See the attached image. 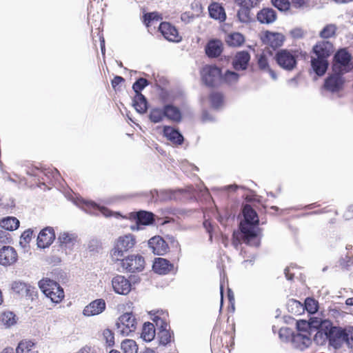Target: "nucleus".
<instances>
[{"mask_svg": "<svg viewBox=\"0 0 353 353\" xmlns=\"http://www.w3.org/2000/svg\"><path fill=\"white\" fill-rule=\"evenodd\" d=\"M133 105L139 113H145L148 109L146 98L142 94H135L133 99Z\"/></svg>", "mask_w": 353, "mask_h": 353, "instance_id": "obj_36", "label": "nucleus"}, {"mask_svg": "<svg viewBox=\"0 0 353 353\" xmlns=\"http://www.w3.org/2000/svg\"><path fill=\"white\" fill-rule=\"evenodd\" d=\"M84 209L90 213L94 214L97 210H99V206L93 202L88 201L84 203Z\"/></svg>", "mask_w": 353, "mask_h": 353, "instance_id": "obj_59", "label": "nucleus"}, {"mask_svg": "<svg viewBox=\"0 0 353 353\" xmlns=\"http://www.w3.org/2000/svg\"><path fill=\"white\" fill-rule=\"evenodd\" d=\"M34 343L31 340H22L21 341L17 348H16V352L17 353H29L30 351L32 349V347L34 346Z\"/></svg>", "mask_w": 353, "mask_h": 353, "instance_id": "obj_44", "label": "nucleus"}, {"mask_svg": "<svg viewBox=\"0 0 353 353\" xmlns=\"http://www.w3.org/2000/svg\"><path fill=\"white\" fill-rule=\"evenodd\" d=\"M271 4L281 12H286L290 9V0H270Z\"/></svg>", "mask_w": 353, "mask_h": 353, "instance_id": "obj_48", "label": "nucleus"}, {"mask_svg": "<svg viewBox=\"0 0 353 353\" xmlns=\"http://www.w3.org/2000/svg\"><path fill=\"white\" fill-rule=\"evenodd\" d=\"M33 234V231L30 229H28L23 232V233L21 234V237L26 241H28Z\"/></svg>", "mask_w": 353, "mask_h": 353, "instance_id": "obj_64", "label": "nucleus"}, {"mask_svg": "<svg viewBox=\"0 0 353 353\" xmlns=\"http://www.w3.org/2000/svg\"><path fill=\"white\" fill-rule=\"evenodd\" d=\"M156 334L154 325L152 323L147 322L145 323L143 325L142 332H141V338L147 342L152 341Z\"/></svg>", "mask_w": 353, "mask_h": 353, "instance_id": "obj_34", "label": "nucleus"}, {"mask_svg": "<svg viewBox=\"0 0 353 353\" xmlns=\"http://www.w3.org/2000/svg\"><path fill=\"white\" fill-rule=\"evenodd\" d=\"M239 6H245L250 8L258 7L263 0H233Z\"/></svg>", "mask_w": 353, "mask_h": 353, "instance_id": "obj_51", "label": "nucleus"}, {"mask_svg": "<svg viewBox=\"0 0 353 353\" xmlns=\"http://www.w3.org/2000/svg\"><path fill=\"white\" fill-rule=\"evenodd\" d=\"M351 262V258L348 256H345V257H342L339 261V267H340L342 270H347L350 267V263Z\"/></svg>", "mask_w": 353, "mask_h": 353, "instance_id": "obj_58", "label": "nucleus"}, {"mask_svg": "<svg viewBox=\"0 0 353 353\" xmlns=\"http://www.w3.org/2000/svg\"><path fill=\"white\" fill-rule=\"evenodd\" d=\"M227 44L232 47H239L245 43V37L240 32H232L225 38Z\"/></svg>", "mask_w": 353, "mask_h": 353, "instance_id": "obj_33", "label": "nucleus"}, {"mask_svg": "<svg viewBox=\"0 0 353 353\" xmlns=\"http://www.w3.org/2000/svg\"><path fill=\"white\" fill-rule=\"evenodd\" d=\"M129 219L134 221L138 225H148L154 223V215L152 212L141 210L137 212H131L129 214Z\"/></svg>", "mask_w": 353, "mask_h": 353, "instance_id": "obj_21", "label": "nucleus"}, {"mask_svg": "<svg viewBox=\"0 0 353 353\" xmlns=\"http://www.w3.org/2000/svg\"><path fill=\"white\" fill-rule=\"evenodd\" d=\"M296 328L299 332L294 336V341L295 343L301 342L298 345L301 350L307 347L311 343L310 339V324L305 320H299L296 321Z\"/></svg>", "mask_w": 353, "mask_h": 353, "instance_id": "obj_6", "label": "nucleus"}, {"mask_svg": "<svg viewBox=\"0 0 353 353\" xmlns=\"http://www.w3.org/2000/svg\"><path fill=\"white\" fill-rule=\"evenodd\" d=\"M137 244V239L134 234H126L119 236L114 243L110 251V257L114 262L121 261L124 254L131 251Z\"/></svg>", "mask_w": 353, "mask_h": 353, "instance_id": "obj_2", "label": "nucleus"}, {"mask_svg": "<svg viewBox=\"0 0 353 353\" xmlns=\"http://www.w3.org/2000/svg\"><path fill=\"white\" fill-rule=\"evenodd\" d=\"M241 8L239 9L236 13V17L239 21L243 23H249L252 21V14L251 10L252 8L240 6Z\"/></svg>", "mask_w": 353, "mask_h": 353, "instance_id": "obj_41", "label": "nucleus"}, {"mask_svg": "<svg viewBox=\"0 0 353 353\" xmlns=\"http://www.w3.org/2000/svg\"><path fill=\"white\" fill-rule=\"evenodd\" d=\"M106 307L105 301L103 299H98L92 301L83 310V314L85 316H94L102 313Z\"/></svg>", "mask_w": 353, "mask_h": 353, "instance_id": "obj_24", "label": "nucleus"}, {"mask_svg": "<svg viewBox=\"0 0 353 353\" xmlns=\"http://www.w3.org/2000/svg\"><path fill=\"white\" fill-rule=\"evenodd\" d=\"M148 245L155 255H164L169 250L167 242L159 236L152 237L148 241Z\"/></svg>", "mask_w": 353, "mask_h": 353, "instance_id": "obj_17", "label": "nucleus"}, {"mask_svg": "<svg viewBox=\"0 0 353 353\" xmlns=\"http://www.w3.org/2000/svg\"><path fill=\"white\" fill-rule=\"evenodd\" d=\"M164 112L165 111L163 106V108H152L150 110L148 115L150 121L153 123H158L162 122L165 118Z\"/></svg>", "mask_w": 353, "mask_h": 353, "instance_id": "obj_37", "label": "nucleus"}, {"mask_svg": "<svg viewBox=\"0 0 353 353\" xmlns=\"http://www.w3.org/2000/svg\"><path fill=\"white\" fill-rule=\"evenodd\" d=\"M338 26L335 23H327L319 32V37L325 40L335 38L337 35Z\"/></svg>", "mask_w": 353, "mask_h": 353, "instance_id": "obj_30", "label": "nucleus"}, {"mask_svg": "<svg viewBox=\"0 0 353 353\" xmlns=\"http://www.w3.org/2000/svg\"><path fill=\"white\" fill-rule=\"evenodd\" d=\"M60 246L62 248H70L76 241V236L68 232L61 233L58 237Z\"/></svg>", "mask_w": 353, "mask_h": 353, "instance_id": "obj_39", "label": "nucleus"}, {"mask_svg": "<svg viewBox=\"0 0 353 353\" xmlns=\"http://www.w3.org/2000/svg\"><path fill=\"white\" fill-rule=\"evenodd\" d=\"M343 217L346 220L353 219V205H350L343 214Z\"/></svg>", "mask_w": 353, "mask_h": 353, "instance_id": "obj_62", "label": "nucleus"}, {"mask_svg": "<svg viewBox=\"0 0 353 353\" xmlns=\"http://www.w3.org/2000/svg\"><path fill=\"white\" fill-rule=\"evenodd\" d=\"M250 61V54L246 50L237 52L232 59V65L235 70H245Z\"/></svg>", "mask_w": 353, "mask_h": 353, "instance_id": "obj_15", "label": "nucleus"}, {"mask_svg": "<svg viewBox=\"0 0 353 353\" xmlns=\"http://www.w3.org/2000/svg\"><path fill=\"white\" fill-rule=\"evenodd\" d=\"M293 6L296 8H300L305 6V0H291Z\"/></svg>", "mask_w": 353, "mask_h": 353, "instance_id": "obj_63", "label": "nucleus"}, {"mask_svg": "<svg viewBox=\"0 0 353 353\" xmlns=\"http://www.w3.org/2000/svg\"><path fill=\"white\" fill-rule=\"evenodd\" d=\"M316 57L327 59L333 52V45L328 41H318L312 48Z\"/></svg>", "mask_w": 353, "mask_h": 353, "instance_id": "obj_22", "label": "nucleus"}, {"mask_svg": "<svg viewBox=\"0 0 353 353\" xmlns=\"http://www.w3.org/2000/svg\"><path fill=\"white\" fill-rule=\"evenodd\" d=\"M39 286L43 294L53 303H59L64 299L63 288L53 280L48 278L43 279L39 282Z\"/></svg>", "mask_w": 353, "mask_h": 353, "instance_id": "obj_4", "label": "nucleus"}, {"mask_svg": "<svg viewBox=\"0 0 353 353\" xmlns=\"http://www.w3.org/2000/svg\"><path fill=\"white\" fill-rule=\"evenodd\" d=\"M200 74L205 85L214 88L221 79V70L216 65H205L201 68Z\"/></svg>", "mask_w": 353, "mask_h": 353, "instance_id": "obj_5", "label": "nucleus"}, {"mask_svg": "<svg viewBox=\"0 0 353 353\" xmlns=\"http://www.w3.org/2000/svg\"><path fill=\"white\" fill-rule=\"evenodd\" d=\"M0 320L5 326L10 327L17 322L16 316L12 312H4L0 316Z\"/></svg>", "mask_w": 353, "mask_h": 353, "instance_id": "obj_43", "label": "nucleus"}, {"mask_svg": "<svg viewBox=\"0 0 353 353\" xmlns=\"http://www.w3.org/2000/svg\"><path fill=\"white\" fill-rule=\"evenodd\" d=\"M305 307L309 313L314 314L319 309L318 301L313 298L308 297L305 301Z\"/></svg>", "mask_w": 353, "mask_h": 353, "instance_id": "obj_49", "label": "nucleus"}, {"mask_svg": "<svg viewBox=\"0 0 353 353\" xmlns=\"http://www.w3.org/2000/svg\"><path fill=\"white\" fill-rule=\"evenodd\" d=\"M137 320L131 312L122 314L117 322V332L122 336H128L137 329Z\"/></svg>", "mask_w": 353, "mask_h": 353, "instance_id": "obj_7", "label": "nucleus"}, {"mask_svg": "<svg viewBox=\"0 0 353 353\" xmlns=\"http://www.w3.org/2000/svg\"><path fill=\"white\" fill-rule=\"evenodd\" d=\"M330 344L335 348H339L344 343V328L330 325L328 331Z\"/></svg>", "mask_w": 353, "mask_h": 353, "instance_id": "obj_19", "label": "nucleus"}, {"mask_svg": "<svg viewBox=\"0 0 353 353\" xmlns=\"http://www.w3.org/2000/svg\"><path fill=\"white\" fill-rule=\"evenodd\" d=\"M235 333V325L234 323L228 325V329L223 332L224 336H221V343L222 346L228 347L234 343V338Z\"/></svg>", "mask_w": 353, "mask_h": 353, "instance_id": "obj_31", "label": "nucleus"}, {"mask_svg": "<svg viewBox=\"0 0 353 353\" xmlns=\"http://www.w3.org/2000/svg\"><path fill=\"white\" fill-rule=\"evenodd\" d=\"M285 39L283 34L270 31H265L261 37L262 42L274 50L282 46Z\"/></svg>", "mask_w": 353, "mask_h": 353, "instance_id": "obj_11", "label": "nucleus"}, {"mask_svg": "<svg viewBox=\"0 0 353 353\" xmlns=\"http://www.w3.org/2000/svg\"><path fill=\"white\" fill-rule=\"evenodd\" d=\"M159 31L168 41L179 43L182 40L178 30L169 22H161L159 26Z\"/></svg>", "mask_w": 353, "mask_h": 353, "instance_id": "obj_10", "label": "nucleus"}, {"mask_svg": "<svg viewBox=\"0 0 353 353\" xmlns=\"http://www.w3.org/2000/svg\"><path fill=\"white\" fill-rule=\"evenodd\" d=\"M162 134L164 137L176 146L181 145L184 142V137L180 132L170 125L162 127Z\"/></svg>", "mask_w": 353, "mask_h": 353, "instance_id": "obj_14", "label": "nucleus"}, {"mask_svg": "<svg viewBox=\"0 0 353 353\" xmlns=\"http://www.w3.org/2000/svg\"><path fill=\"white\" fill-rule=\"evenodd\" d=\"M0 225L6 230L12 231L19 228V221L15 217L8 216L0 221Z\"/></svg>", "mask_w": 353, "mask_h": 353, "instance_id": "obj_38", "label": "nucleus"}, {"mask_svg": "<svg viewBox=\"0 0 353 353\" xmlns=\"http://www.w3.org/2000/svg\"><path fill=\"white\" fill-rule=\"evenodd\" d=\"M192 8L194 10L195 13H193L190 11H186L181 14V19L185 23H190L194 20V19L196 17H199V14L202 12V6L200 3L196 2L194 3H192Z\"/></svg>", "mask_w": 353, "mask_h": 353, "instance_id": "obj_29", "label": "nucleus"}, {"mask_svg": "<svg viewBox=\"0 0 353 353\" xmlns=\"http://www.w3.org/2000/svg\"><path fill=\"white\" fill-rule=\"evenodd\" d=\"M351 59V54L345 49L338 50L334 57L333 71L341 73L347 72L349 70L347 68L349 67Z\"/></svg>", "mask_w": 353, "mask_h": 353, "instance_id": "obj_9", "label": "nucleus"}, {"mask_svg": "<svg viewBox=\"0 0 353 353\" xmlns=\"http://www.w3.org/2000/svg\"><path fill=\"white\" fill-rule=\"evenodd\" d=\"M55 239L54 230L52 227L43 228L37 237V245L39 248H45L49 247Z\"/></svg>", "mask_w": 353, "mask_h": 353, "instance_id": "obj_18", "label": "nucleus"}, {"mask_svg": "<svg viewBox=\"0 0 353 353\" xmlns=\"http://www.w3.org/2000/svg\"><path fill=\"white\" fill-rule=\"evenodd\" d=\"M10 234L7 232L0 230V243H8L10 242Z\"/></svg>", "mask_w": 353, "mask_h": 353, "instance_id": "obj_60", "label": "nucleus"}, {"mask_svg": "<svg viewBox=\"0 0 353 353\" xmlns=\"http://www.w3.org/2000/svg\"><path fill=\"white\" fill-rule=\"evenodd\" d=\"M290 36L294 39H299L304 37L305 30L301 28H295L290 32Z\"/></svg>", "mask_w": 353, "mask_h": 353, "instance_id": "obj_56", "label": "nucleus"}, {"mask_svg": "<svg viewBox=\"0 0 353 353\" xmlns=\"http://www.w3.org/2000/svg\"><path fill=\"white\" fill-rule=\"evenodd\" d=\"M163 19L162 15L158 12H148L143 16V22L149 28L154 23H157Z\"/></svg>", "mask_w": 353, "mask_h": 353, "instance_id": "obj_40", "label": "nucleus"}, {"mask_svg": "<svg viewBox=\"0 0 353 353\" xmlns=\"http://www.w3.org/2000/svg\"><path fill=\"white\" fill-rule=\"evenodd\" d=\"M154 321L155 323L156 326L158 327L159 330H164V328L168 329V323H167L165 319L157 316L154 317Z\"/></svg>", "mask_w": 353, "mask_h": 353, "instance_id": "obj_57", "label": "nucleus"}, {"mask_svg": "<svg viewBox=\"0 0 353 353\" xmlns=\"http://www.w3.org/2000/svg\"><path fill=\"white\" fill-rule=\"evenodd\" d=\"M114 291L119 294L126 295L131 291V283L124 276L117 275L112 280Z\"/></svg>", "mask_w": 353, "mask_h": 353, "instance_id": "obj_13", "label": "nucleus"}, {"mask_svg": "<svg viewBox=\"0 0 353 353\" xmlns=\"http://www.w3.org/2000/svg\"><path fill=\"white\" fill-rule=\"evenodd\" d=\"M239 78V75L238 73L230 70H228L223 76V80L228 83L236 82Z\"/></svg>", "mask_w": 353, "mask_h": 353, "instance_id": "obj_54", "label": "nucleus"}, {"mask_svg": "<svg viewBox=\"0 0 353 353\" xmlns=\"http://www.w3.org/2000/svg\"><path fill=\"white\" fill-rule=\"evenodd\" d=\"M121 265L129 272L135 273L143 270L145 265L144 258L140 254H131L121 259Z\"/></svg>", "mask_w": 353, "mask_h": 353, "instance_id": "obj_8", "label": "nucleus"}, {"mask_svg": "<svg viewBox=\"0 0 353 353\" xmlns=\"http://www.w3.org/2000/svg\"><path fill=\"white\" fill-rule=\"evenodd\" d=\"M340 72H334L325 81L324 87L327 90L334 92L342 89L344 81Z\"/></svg>", "mask_w": 353, "mask_h": 353, "instance_id": "obj_16", "label": "nucleus"}, {"mask_svg": "<svg viewBox=\"0 0 353 353\" xmlns=\"http://www.w3.org/2000/svg\"><path fill=\"white\" fill-rule=\"evenodd\" d=\"M121 348L123 353H137L138 345L132 339H125L121 343Z\"/></svg>", "mask_w": 353, "mask_h": 353, "instance_id": "obj_42", "label": "nucleus"}, {"mask_svg": "<svg viewBox=\"0 0 353 353\" xmlns=\"http://www.w3.org/2000/svg\"><path fill=\"white\" fill-rule=\"evenodd\" d=\"M344 343L348 347H353V327L350 326L344 328Z\"/></svg>", "mask_w": 353, "mask_h": 353, "instance_id": "obj_52", "label": "nucleus"}, {"mask_svg": "<svg viewBox=\"0 0 353 353\" xmlns=\"http://www.w3.org/2000/svg\"><path fill=\"white\" fill-rule=\"evenodd\" d=\"M125 81L124 78H123L121 76H115L114 79L112 80V88L116 90L121 83H123Z\"/></svg>", "mask_w": 353, "mask_h": 353, "instance_id": "obj_61", "label": "nucleus"}, {"mask_svg": "<svg viewBox=\"0 0 353 353\" xmlns=\"http://www.w3.org/2000/svg\"><path fill=\"white\" fill-rule=\"evenodd\" d=\"M209 99L213 108H219L223 104V96L221 92H212L209 96Z\"/></svg>", "mask_w": 353, "mask_h": 353, "instance_id": "obj_47", "label": "nucleus"}, {"mask_svg": "<svg viewBox=\"0 0 353 353\" xmlns=\"http://www.w3.org/2000/svg\"><path fill=\"white\" fill-rule=\"evenodd\" d=\"M23 295L26 296V297H27L28 299H30L32 301L35 298H37L38 296L37 290L35 287L28 284V286L26 288V291L24 292Z\"/></svg>", "mask_w": 353, "mask_h": 353, "instance_id": "obj_55", "label": "nucleus"}, {"mask_svg": "<svg viewBox=\"0 0 353 353\" xmlns=\"http://www.w3.org/2000/svg\"><path fill=\"white\" fill-rule=\"evenodd\" d=\"M18 260V254L12 246H3L0 249V265L10 266L14 264Z\"/></svg>", "mask_w": 353, "mask_h": 353, "instance_id": "obj_12", "label": "nucleus"}, {"mask_svg": "<svg viewBox=\"0 0 353 353\" xmlns=\"http://www.w3.org/2000/svg\"><path fill=\"white\" fill-rule=\"evenodd\" d=\"M299 52L297 50L281 49L274 55L278 65L286 71H292L296 68Z\"/></svg>", "mask_w": 353, "mask_h": 353, "instance_id": "obj_3", "label": "nucleus"}, {"mask_svg": "<svg viewBox=\"0 0 353 353\" xmlns=\"http://www.w3.org/2000/svg\"><path fill=\"white\" fill-rule=\"evenodd\" d=\"M163 107L165 117L166 119L176 123H179L182 121V113L178 107L172 104H166L163 105Z\"/></svg>", "mask_w": 353, "mask_h": 353, "instance_id": "obj_26", "label": "nucleus"}, {"mask_svg": "<svg viewBox=\"0 0 353 353\" xmlns=\"http://www.w3.org/2000/svg\"><path fill=\"white\" fill-rule=\"evenodd\" d=\"M102 339L105 341L106 347H112L115 344L114 333L109 328H106L103 330Z\"/></svg>", "mask_w": 353, "mask_h": 353, "instance_id": "obj_45", "label": "nucleus"}, {"mask_svg": "<svg viewBox=\"0 0 353 353\" xmlns=\"http://www.w3.org/2000/svg\"><path fill=\"white\" fill-rule=\"evenodd\" d=\"M257 65L260 70L268 72L273 79L276 78L274 71L270 68L269 61L265 54H261L256 57Z\"/></svg>", "mask_w": 353, "mask_h": 353, "instance_id": "obj_32", "label": "nucleus"}, {"mask_svg": "<svg viewBox=\"0 0 353 353\" xmlns=\"http://www.w3.org/2000/svg\"><path fill=\"white\" fill-rule=\"evenodd\" d=\"M205 50L208 57L216 58L222 53L223 44L220 40H210L207 43Z\"/></svg>", "mask_w": 353, "mask_h": 353, "instance_id": "obj_27", "label": "nucleus"}, {"mask_svg": "<svg viewBox=\"0 0 353 353\" xmlns=\"http://www.w3.org/2000/svg\"><path fill=\"white\" fill-rule=\"evenodd\" d=\"M208 12L211 18L223 22L226 19V13L221 4L212 2L208 6Z\"/></svg>", "mask_w": 353, "mask_h": 353, "instance_id": "obj_25", "label": "nucleus"}, {"mask_svg": "<svg viewBox=\"0 0 353 353\" xmlns=\"http://www.w3.org/2000/svg\"><path fill=\"white\" fill-rule=\"evenodd\" d=\"M152 269L154 272L159 274H168L174 270V264L170 261L163 258H156L152 265Z\"/></svg>", "mask_w": 353, "mask_h": 353, "instance_id": "obj_20", "label": "nucleus"}, {"mask_svg": "<svg viewBox=\"0 0 353 353\" xmlns=\"http://www.w3.org/2000/svg\"><path fill=\"white\" fill-rule=\"evenodd\" d=\"M158 337L159 342L162 345H167L170 343L173 337V332L170 329L160 330L158 332Z\"/></svg>", "mask_w": 353, "mask_h": 353, "instance_id": "obj_46", "label": "nucleus"}, {"mask_svg": "<svg viewBox=\"0 0 353 353\" xmlns=\"http://www.w3.org/2000/svg\"><path fill=\"white\" fill-rule=\"evenodd\" d=\"M243 219L239 224V230L242 234L243 243L253 246H259L260 241L258 237L256 228L259 219L256 212L250 204H245L242 209Z\"/></svg>", "mask_w": 353, "mask_h": 353, "instance_id": "obj_1", "label": "nucleus"}, {"mask_svg": "<svg viewBox=\"0 0 353 353\" xmlns=\"http://www.w3.org/2000/svg\"><path fill=\"white\" fill-rule=\"evenodd\" d=\"M311 65L315 73L319 76H322L327 69L328 61L327 59L316 57L312 59Z\"/></svg>", "mask_w": 353, "mask_h": 353, "instance_id": "obj_28", "label": "nucleus"}, {"mask_svg": "<svg viewBox=\"0 0 353 353\" xmlns=\"http://www.w3.org/2000/svg\"><path fill=\"white\" fill-rule=\"evenodd\" d=\"M330 328L329 325H321V327L317 330L316 333L314 336V341L319 345H323L328 340L330 341V336L328 331Z\"/></svg>", "mask_w": 353, "mask_h": 353, "instance_id": "obj_35", "label": "nucleus"}, {"mask_svg": "<svg viewBox=\"0 0 353 353\" xmlns=\"http://www.w3.org/2000/svg\"><path fill=\"white\" fill-rule=\"evenodd\" d=\"M148 85L149 81L146 79L139 78L132 85V89L135 94H141V90H143Z\"/></svg>", "mask_w": 353, "mask_h": 353, "instance_id": "obj_50", "label": "nucleus"}, {"mask_svg": "<svg viewBox=\"0 0 353 353\" xmlns=\"http://www.w3.org/2000/svg\"><path fill=\"white\" fill-rule=\"evenodd\" d=\"M276 19V12L272 8H263L256 14L257 21L262 24L272 23Z\"/></svg>", "mask_w": 353, "mask_h": 353, "instance_id": "obj_23", "label": "nucleus"}, {"mask_svg": "<svg viewBox=\"0 0 353 353\" xmlns=\"http://www.w3.org/2000/svg\"><path fill=\"white\" fill-rule=\"evenodd\" d=\"M28 284L21 281H14L12 284V290L19 294L23 295Z\"/></svg>", "mask_w": 353, "mask_h": 353, "instance_id": "obj_53", "label": "nucleus"}]
</instances>
